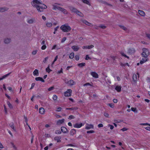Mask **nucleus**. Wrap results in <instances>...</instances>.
I'll return each instance as SVG.
<instances>
[{"label":"nucleus","mask_w":150,"mask_h":150,"mask_svg":"<svg viewBox=\"0 0 150 150\" xmlns=\"http://www.w3.org/2000/svg\"><path fill=\"white\" fill-rule=\"evenodd\" d=\"M56 110L58 112H60L61 111L62 108L60 107L57 106L56 108Z\"/></svg>","instance_id":"obj_34"},{"label":"nucleus","mask_w":150,"mask_h":150,"mask_svg":"<svg viewBox=\"0 0 150 150\" xmlns=\"http://www.w3.org/2000/svg\"><path fill=\"white\" fill-rule=\"evenodd\" d=\"M10 39L8 38H6L4 40V42L6 44H8V43H9V42H10Z\"/></svg>","instance_id":"obj_30"},{"label":"nucleus","mask_w":150,"mask_h":150,"mask_svg":"<svg viewBox=\"0 0 150 150\" xmlns=\"http://www.w3.org/2000/svg\"><path fill=\"white\" fill-rule=\"evenodd\" d=\"M69 9L70 11L72 12H74L76 13V12L77 11V9L76 8H74L73 7H70L69 8Z\"/></svg>","instance_id":"obj_16"},{"label":"nucleus","mask_w":150,"mask_h":150,"mask_svg":"<svg viewBox=\"0 0 150 150\" xmlns=\"http://www.w3.org/2000/svg\"><path fill=\"white\" fill-rule=\"evenodd\" d=\"M108 127H110V129L111 130L113 129L114 128L113 126L110 124L108 125Z\"/></svg>","instance_id":"obj_47"},{"label":"nucleus","mask_w":150,"mask_h":150,"mask_svg":"<svg viewBox=\"0 0 150 150\" xmlns=\"http://www.w3.org/2000/svg\"><path fill=\"white\" fill-rule=\"evenodd\" d=\"M42 2L40 0H33L31 2L32 5L35 7L37 8L40 4H42Z\"/></svg>","instance_id":"obj_3"},{"label":"nucleus","mask_w":150,"mask_h":150,"mask_svg":"<svg viewBox=\"0 0 150 150\" xmlns=\"http://www.w3.org/2000/svg\"><path fill=\"white\" fill-rule=\"evenodd\" d=\"M84 125V124L82 123L80 124L76 123L74 125V127L75 128H79L81 127L82 126H83Z\"/></svg>","instance_id":"obj_8"},{"label":"nucleus","mask_w":150,"mask_h":150,"mask_svg":"<svg viewBox=\"0 0 150 150\" xmlns=\"http://www.w3.org/2000/svg\"><path fill=\"white\" fill-rule=\"evenodd\" d=\"M135 52V50L134 49L131 48L129 49L128 50V52L130 54H131Z\"/></svg>","instance_id":"obj_22"},{"label":"nucleus","mask_w":150,"mask_h":150,"mask_svg":"<svg viewBox=\"0 0 150 150\" xmlns=\"http://www.w3.org/2000/svg\"><path fill=\"white\" fill-rule=\"evenodd\" d=\"M61 132L59 130H57L55 131V133L57 134H60Z\"/></svg>","instance_id":"obj_60"},{"label":"nucleus","mask_w":150,"mask_h":150,"mask_svg":"<svg viewBox=\"0 0 150 150\" xmlns=\"http://www.w3.org/2000/svg\"><path fill=\"white\" fill-rule=\"evenodd\" d=\"M82 1L84 3L88 5H90V3L87 0H82Z\"/></svg>","instance_id":"obj_37"},{"label":"nucleus","mask_w":150,"mask_h":150,"mask_svg":"<svg viewBox=\"0 0 150 150\" xmlns=\"http://www.w3.org/2000/svg\"><path fill=\"white\" fill-rule=\"evenodd\" d=\"M74 53L73 52L71 53L69 56V58L70 59H72L74 58Z\"/></svg>","instance_id":"obj_29"},{"label":"nucleus","mask_w":150,"mask_h":150,"mask_svg":"<svg viewBox=\"0 0 150 150\" xmlns=\"http://www.w3.org/2000/svg\"><path fill=\"white\" fill-rule=\"evenodd\" d=\"M93 46L92 45H86L83 46L82 48L84 49H90L93 48Z\"/></svg>","instance_id":"obj_12"},{"label":"nucleus","mask_w":150,"mask_h":150,"mask_svg":"<svg viewBox=\"0 0 150 150\" xmlns=\"http://www.w3.org/2000/svg\"><path fill=\"white\" fill-rule=\"evenodd\" d=\"M7 10V8H0V12H3Z\"/></svg>","instance_id":"obj_39"},{"label":"nucleus","mask_w":150,"mask_h":150,"mask_svg":"<svg viewBox=\"0 0 150 150\" xmlns=\"http://www.w3.org/2000/svg\"><path fill=\"white\" fill-rule=\"evenodd\" d=\"M139 78L138 74V73H137L136 74H134L133 75V81L134 82H136L137 80V79Z\"/></svg>","instance_id":"obj_9"},{"label":"nucleus","mask_w":150,"mask_h":150,"mask_svg":"<svg viewBox=\"0 0 150 150\" xmlns=\"http://www.w3.org/2000/svg\"><path fill=\"white\" fill-rule=\"evenodd\" d=\"M54 87L53 86H52L48 88V91H51L53 90L54 89Z\"/></svg>","instance_id":"obj_50"},{"label":"nucleus","mask_w":150,"mask_h":150,"mask_svg":"<svg viewBox=\"0 0 150 150\" xmlns=\"http://www.w3.org/2000/svg\"><path fill=\"white\" fill-rule=\"evenodd\" d=\"M72 92L71 90L68 89L64 93V95L66 97H69L71 96Z\"/></svg>","instance_id":"obj_6"},{"label":"nucleus","mask_w":150,"mask_h":150,"mask_svg":"<svg viewBox=\"0 0 150 150\" xmlns=\"http://www.w3.org/2000/svg\"><path fill=\"white\" fill-rule=\"evenodd\" d=\"M41 4V6L39 5L37 8L38 12H42L44 9L47 8V6L45 4H42V3Z\"/></svg>","instance_id":"obj_4"},{"label":"nucleus","mask_w":150,"mask_h":150,"mask_svg":"<svg viewBox=\"0 0 150 150\" xmlns=\"http://www.w3.org/2000/svg\"><path fill=\"white\" fill-rule=\"evenodd\" d=\"M82 22L86 25H88V26H91V23L87 21H86L85 20H83L82 21Z\"/></svg>","instance_id":"obj_27"},{"label":"nucleus","mask_w":150,"mask_h":150,"mask_svg":"<svg viewBox=\"0 0 150 150\" xmlns=\"http://www.w3.org/2000/svg\"><path fill=\"white\" fill-rule=\"evenodd\" d=\"M37 52L38 50H34L33 51L32 54L34 55H35L37 53Z\"/></svg>","instance_id":"obj_52"},{"label":"nucleus","mask_w":150,"mask_h":150,"mask_svg":"<svg viewBox=\"0 0 150 150\" xmlns=\"http://www.w3.org/2000/svg\"><path fill=\"white\" fill-rule=\"evenodd\" d=\"M35 79L37 81H40L42 82H44L45 81L43 79L40 77H37L35 78Z\"/></svg>","instance_id":"obj_23"},{"label":"nucleus","mask_w":150,"mask_h":150,"mask_svg":"<svg viewBox=\"0 0 150 150\" xmlns=\"http://www.w3.org/2000/svg\"><path fill=\"white\" fill-rule=\"evenodd\" d=\"M93 127V125H91L86 124V125L85 128L87 129H89Z\"/></svg>","instance_id":"obj_21"},{"label":"nucleus","mask_w":150,"mask_h":150,"mask_svg":"<svg viewBox=\"0 0 150 150\" xmlns=\"http://www.w3.org/2000/svg\"><path fill=\"white\" fill-rule=\"evenodd\" d=\"M7 104L8 105L9 107L10 108H13V106L10 103V102L9 101H7Z\"/></svg>","instance_id":"obj_35"},{"label":"nucleus","mask_w":150,"mask_h":150,"mask_svg":"<svg viewBox=\"0 0 150 150\" xmlns=\"http://www.w3.org/2000/svg\"><path fill=\"white\" fill-rule=\"evenodd\" d=\"M121 88L122 87L120 86L116 85L115 86V89L118 92H120L121 91Z\"/></svg>","instance_id":"obj_11"},{"label":"nucleus","mask_w":150,"mask_h":150,"mask_svg":"<svg viewBox=\"0 0 150 150\" xmlns=\"http://www.w3.org/2000/svg\"><path fill=\"white\" fill-rule=\"evenodd\" d=\"M98 127H103V125L101 123H100L98 125Z\"/></svg>","instance_id":"obj_62"},{"label":"nucleus","mask_w":150,"mask_h":150,"mask_svg":"<svg viewBox=\"0 0 150 150\" xmlns=\"http://www.w3.org/2000/svg\"><path fill=\"white\" fill-rule=\"evenodd\" d=\"M146 37L149 39L150 40V34L147 33H146Z\"/></svg>","instance_id":"obj_51"},{"label":"nucleus","mask_w":150,"mask_h":150,"mask_svg":"<svg viewBox=\"0 0 150 150\" xmlns=\"http://www.w3.org/2000/svg\"><path fill=\"white\" fill-rule=\"evenodd\" d=\"M64 119L59 120L57 121V124L58 125H60L64 122Z\"/></svg>","instance_id":"obj_17"},{"label":"nucleus","mask_w":150,"mask_h":150,"mask_svg":"<svg viewBox=\"0 0 150 150\" xmlns=\"http://www.w3.org/2000/svg\"><path fill=\"white\" fill-rule=\"evenodd\" d=\"M71 48L74 51L76 52L79 50V47L78 46L74 45L72 46Z\"/></svg>","instance_id":"obj_13"},{"label":"nucleus","mask_w":150,"mask_h":150,"mask_svg":"<svg viewBox=\"0 0 150 150\" xmlns=\"http://www.w3.org/2000/svg\"><path fill=\"white\" fill-rule=\"evenodd\" d=\"M104 115L106 117L109 118V114L107 112H104Z\"/></svg>","instance_id":"obj_41"},{"label":"nucleus","mask_w":150,"mask_h":150,"mask_svg":"<svg viewBox=\"0 0 150 150\" xmlns=\"http://www.w3.org/2000/svg\"><path fill=\"white\" fill-rule=\"evenodd\" d=\"M52 98L54 100H56L57 99V97L56 95H54L53 96Z\"/></svg>","instance_id":"obj_48"},{"label":"nucleus","mask_w":150,"mask_h":150,"mask_svg":"<svg viewBox=\"0 0 150 150\" xmlns=\"http://www.w3.org/2000/svg\"><path fill=\"white\" fill-rule=\"evenodd\" d=\"M48 59V57H47L45 58L43 60V62H44V63H46Z\"/></svg>","instance_id":"obj_55"},{"label":"nucleus","mask_w":150,"mask_h":150,"mask_svg":"<svg viewBox=\"0 0 150 150\" xmlns=\"http://www.w3.org/2000/svg\"><path fill=\"white\" fill-rule=\"evenodd\" d=\"M33 74L35 76H38L39 75L38 70L37 69H35L33 72Z\"/></svg>","instance_id":"obj_20"},{"label":"nucleus","mask_w":150,"mask_h":150,"mask_svg":"<svg viewBox=\"0 0 150 150\" xmlns=\"http://www.w3.org/2000/svg\"><path fill=\"white\" fill-rule=\"evenodd\" d=\"M47 48V46L45 45H43L41 47V49L42 50H45Z\"/></svg>","instance_id":"obj_42"},{"label":"nucleus","mask_w":150,"mask_h":150,"mask_svg":"<svg viewBox=\"0 0 150 150\" xmlns=\"http://www.w3.org/2000/svg\"><path fill=\"white\" fill-rule=\"evenodd\" d=\"M115 80H117V81H120V77L119 76H117L115 78Z\"/></svg>","instance_id":"obj_59"},{"label":"nucleus","mask_w":150,"mask_h":150,"mask_svg":"<svg viewBox=\"0 0 150 150\" xmlns=\"http://www.w3.org/2000/svg\"><path fill=\"white\" fill-rule=\"evenodd\" d=\"M27 21L29 23L32 24L35 22V20L34 18L29 19L27 20Z\"/></svg>","instance_id":"obj_14"},{"label":"nucleus","mask_w":150,"mask_h":150,"mask_svg":"<svg viewBox=\"0 0 150 150\" xmlns=\"http://www.w3.org/2000/svg\"><path fill=\"white\" fill-rule=\"evenodd\" d=\"M109 105L111 108H113L114 107V105L113 104V103H110L109 104Z\"/></svg>","instance_id":"obj_54"},{"label":"nucleus","mask_w":150,"mask_h":150,"mask_svg":"<svg viewBox=\"0 0 150 150\" xmlns=\"http://www.w3.org/2000/svg\"><path fill=\"white\" fill-rule=\"evenodd\" d=\"M76 13L78 15L81 17H83V14L81 12L79 11L78 10L77 11Z\"/></svg>","instance_id":"obj_31"},{"label":"nucleus","mask_w":150,"mask_h":150,"mask_svg":"<svg viewBox=\"0 0 150 150\" xmlns=\"http://www.w3.org/2000/svg\"><path fill=\"white\" fill-rule=\"evenodd\" d=\"M98 74L94 72V78H98Z\"/></svg>","instance_id":"obj_53"},{"label":"nucleus","mask_w":150,"mask_h":150,"mask_svg":"<svg viewBox=\"0 0 150 150\" xmlns=\"http://www.w3.org/2000/svg\"><path fill=\"white\" fill-rule=\"evenodd\" d=\"M57 46L56 45H54V46H53L51 49V50H54L56 48V47Z\"/></svg>","instance_id":"obj_58"},{"label":"nucleus","mask_w":150,"mask_h":150,"mask_svg":"<svg viewBox=\"0 0 150 150\" xmlns=\"http://www.w3.org/2000/svg\"><path fill=\"white\" fill-rule=\"evenodd\" d=\"M131 110L134 112H137V109L136 108H131Z\"/></svg>","instance_id":"obj_40"},{"label":"nucleus","mask_w":150,"mask_h":150,"mask_svg":"<svg viewBox=\"0 0 150 150\" xmlns=\"http://www.w3.org/2000/svg\"><path fill=\"white\" fill-rule=\"evenodd\" d=\"M63 73V69L62 68H61V69L60 70L58 71L57 72V74H59L61 73Z\"/></svg>","instance_id":"obj_56"},{"label":"nucleus","mask_w":150,"mask_h":150,"mask_svg":"<svg viewBox=\"0 0 150 150\" xmlns=\"http://www.w3.org/2000/svg\"><path fill=\"white\" fill-rule=\"evenodd\" d=\"M10 126L14 130H15V129L14 128V126L13 125V123H11L10 124Z\"/></svg>","instance_id":"obj_46"},{"label":"nucleus","mask_w":150,"mask_h":150,"mask_svg":"<svg viewBox=\"0 0 150 150\" xmlns=\"http://www.w3.org/2000/svg\"><path fill=\"white\" fill-rule=\"evenodd\" d=\"M120 65H121V66H123V67L125 66L126 65H127V66H128L129 67V65L128 63H126L125 64H123L122 63H121L120 64Z\"/></svg>","instance_id":"obj_44"},{"label":"nucleus","mask_w":150,"mask_h":150,"mask_svg":"<svg viewBox=\"0 0 150 150\" xmlns=\"http://www.w3.org/2000/svg\"><path fill=\"white\" fill-rule=\"evenodd\" d=\"M150 53L149 50L146 48H143L142 49V57H147Z\"/></svg>","instance_id":"obj_2"},{"label":"nucleus","mask_w":150,"mask_h":150,"mask_svg":"<svg viewBox=\"0 0 150 150\" xmlns=\"http://www.w3.org/2000/svg\"><path fill=\"white\" fill-rule=\"evenodd\" d=\"M121 54L122 56L124 57H126L128 59L129 58V57L127 56L126 54H125L124 52H121Z\"/></svg>","instance_id":"obj_43"},{"label":"nucleus","mask_w":150,"mask_h":150,"mask_svg":"<svg viewBox=\"0 0 150 150\" xmlns=\"http://www.w3.org/2000/svg\"><path fill=\"white\" fill-rule=\"evenodd\" d=\"M79 55H76L75 57V59L76 61H78L79 60Z\"/></svg>","instance_id":"obj_49"},{"label":"nucleus","mask_w":150,"mask_h":150,"mask_svg":"<svg viewBox=\"0 0 150 150\" xmlns=\"http://www.w3.org/2000/svg\"><path fill=\"white\" fill-rule=\"evenodd\" d=\"M10 73H9L5 75H4L1 78L2 79V80H3L6 78L7 77H8L10 75Z\"/></svg>","instance_id":"obj_33"},{"label":"nucleus","mask_w":150,"mask_h":150,"mask_svg":"<svg viewBox=\"0 0 150 150\" xmlns=\"http://www.w3.org/2000/svg\"><path fill=\"white\" fill-rule=\"evenodd\" d=\"M144 57V58H142L140 61V63L141 64H142L148 61V59L147 58V57Z\"/></svg>","instance_id":"obj_10"},{"label":"nucleus","mask_w":150,"mask_h":150,"mask_svg":"<svg viewBox=\"0 0 150 150\" xmlns=\"http://www.w3.org/2000/svg\"><path fill=\"white\" fill-rule=\"evenodd\" d=\"M59 5H61L60 4H58L56 3H55L53 5V9L54 10H59L61 7L59 6Z\"/></svg>","instance_id":"obj_7"},{"label":"nucleus","mask_w":150,"mask_h":150,"mask_svg":"<svg viewBox=\"0 0 150 150\" xmlns=\"http://www.w3.org/2000/svg\"><path fill=\"white\" fill-rule=\"evenodd\" d=\"M46 25L47 27L50 28L52 25V23L50 22H46Z\"/></svg>","instance_id":"obj_15"},{"label":"nucleus","mask_w":150,"mask_h":150,"mask_svg":"<svg viewBox=\"0 0 150 150\" xmlns=\"http://www.w3.org/2000/svg\"><path fill=\"white\" fill-rule=\"evenodd\" d=\"M85 65V64L84 63H81L80 64H78V66L80 67H82Z\"/></svg>","instance_id":"obj_36"},{"label":"nucleus","mask_w":150,"mask_h":150,"mask_svg":"<svg viewBox=\"0 0 150 150\" xmlns=\"http://www.w3.org/2000/svg\"><path fill=\"white\" fill-rule=\"evenodd\" d=\"M138 13L139 14L142 16H144L145 15L144 12L142 11L139 10Z\"/></svg>","instance_id":"obj_24"},{"label":"nucleus","mask_w":150,"mask_h":150,"mask_svg":"<svg viewBox=\"0 0 150 150\" xmlns=\"http://www.w3.org/2000/svg\"><path fill=\"white\" fill-rule=\"evenodd\" d=\"M64 81L66 83L68 84V85L70 86H71L76 84L75 82L72 80H70L68 81H67L65 79L64 80Z\"/></svg>","instance_id":"obj_5"},{"label":"nucleus","mask_w":150,"mask_h":150,"mask_svg":"<svg viewBox=\"0 0 150 150\" xmlns=\"http://www.w3.org/2000/svg\"><path fill=\"white\" fill-rule=\"evenodd\" d=\"M45 136L46 137H50V135L47 134H45Z\"/></svg>","instance_id":"obj_61"},{"label":"nucleus","mask_w":150,"mask_h":150,"mask_svg":"<svg viewBox=\"0 0 150 150\" xmlns=\"http://www.w3.org/2000/svg\"><path fill=\"white\" fill-rule=\"evenodd\" d=\"M66 39V37H64L63 38L61 42H64Z\"/></svg>","instance_id":"obj_63"},{"label":"nucleus","mask_w":150,"mask_h":150,"mask_svg":"<svg viewBox=\"0 0 150 150\" xmlns=\"http://www.w3.org/2000/svg\"><path fill=\"white\" fill-rule=\"evenodd\" d=\"M113 102L115 103H116L117 102V100L116 99H114L113 100Z\"/></svg>","instance_id":"obj_64"},{"label":"nucleus","mask_w":150,"mask_h":150,"mask_svg":"<svg viewBox=\"0 0 150 150\" xmlns=\"http://www.w3.org/2000/svg\"><path fill=\"white\" fill-rule=\"evenodd\" d=\"M61 137L60 136H57L54 138V139L56 140L57 142H61Z\"/></svg>","instance_id":"obj_26"},{"label":"nucleus","mask_w":150,"mask_h":150,"mask_svg":"<svg viewBox=\"0 0 150 150\" xmlns=\"http://www.w3.org/2000/svg\"><path fill=\"white\" fill-rule=\"evenodd\" d=\"M46 71L48 73H50L52 70L50 69L49 65L46 69Z\"/></svg>","instance_id":"obj_38"},{"label":"nucleus","mask_w":150,"mask_h":150,"mask_svg":"<svg viewBox=\"0 0 150 150\" xmlns=\"http://www.w3.org/2000/svg\"><path fill=\"white\" fill-rule=\"evenodd\" d=\"M61 130L64 133H66L67 131V129L64 127H61Z\"/></svg>","instance_id":"obj_28"},{"label":"nucleus","mask_w":150,"mask_h":150,"mask_svg":"<svg viewBox=\"0 0 150 150\" xmlns=\"http://www.w3.org/2000/svg\"><path fill=\"white\" fill-rule=\"evenodd\" d=\"M76 130L74 129H72L70 131V134L71 135L73 136L76 134Z\"/></svg>","instance_id":"obj_19"},{"label":"nucleus","mask_w":150,"mask_h":150,"mask_svg":"<svg viewBox=\"0 0 150 150\" xmlns=\"http://www.w3.org/2000/svg\"><path fill=\"white\" fill-rule=\"evenodd\" d=\"M59 11H61L64 14H66L68 13V12L64 8H61Z\"/></svg>","instance_id":"obj_25"},{"label":"nucleus","mask_w":150,"mask_h":150,"mask_svg":"<svg viewBox=\"0 0 150 150\" xmlns=\"http://www.w3.org/2000/svg\"><path fill=\"white\" fill-rule=\"evenodd\" d=\"M60 29L64 32H68L71 30V28L67 24H65L62 25L60 27Z\"/></svg>","instance_id":"obj_1"},{"label":"nucleus","mask_w":150,"mask_h":150,"mask_svg":"<svg viewBox=\"0 0 150 150\" xmlns=\"http://www.w3.org/2000/svg\"><path fill=\"white\" fill-rule=\"evenodd\" d=\"M83 86H88L89 87H88L89 88L90 87L93 86V84L92 83V84H90V83H87L84 84L83 85Z\"/></svg>","instance_id":"obj_32"},{"label":"nucleus","mask_w":150,"mask_h":150,"mask_svg":"<svg viewBox=\"0 0 150 150\" xmlns=\"http://www.w3.org/2000/svg\"><path fill=\"white\" fill-rule=\"evenodd\" d=\"M39 112L41 114H44L45 112V110L42 108H40L39 109Z\"/></svg>","instance_id":"obj_18"},{"label":"nucleus","mask_w":150,"mask_h":150,"mask_svg":"<svg viewBox=\"0 0 150 150\" xmlns=\"http://www.w3.org/2000/svg\"><path fill=\"white\" fill-rule=\"evenodd\" d=\"M74 118V116L72 115H71L70 116H69L68 119H73Z\"/></svg>","instance_id":"obj_57"},{"label":"nucleus","mask_w":150,"mask_h":150,"mask_svg":"<svg viewBox=\"0 0 150 150\" xmlns=\"http://www.w3.org/2000/svg\"><path fill=\"white\" fill-rule=\"evenodd\" d=\"M45 41L44 39H42L41 41V45H45Z\"/></svg>","instance_id":"obj_45"}]
</instances>
